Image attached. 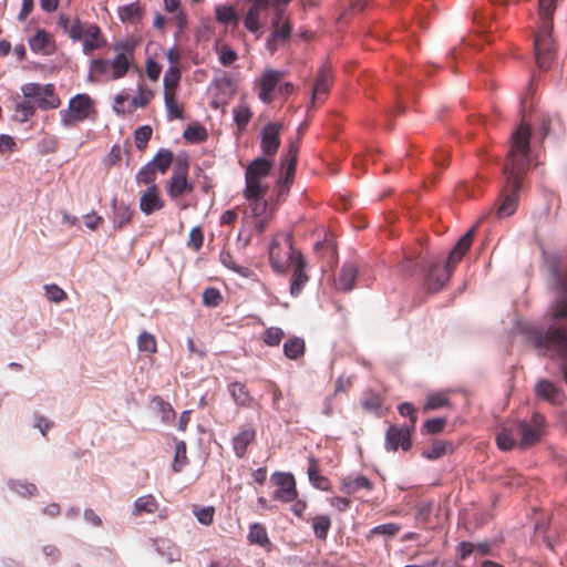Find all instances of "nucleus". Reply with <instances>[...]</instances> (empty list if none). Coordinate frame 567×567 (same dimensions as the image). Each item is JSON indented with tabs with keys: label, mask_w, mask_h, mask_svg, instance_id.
I'll use <instances>...</instances> for the list:
<instances>
[{
	"label": "nucleus",
	"mask_w": 567,
	"mask_h": 567,
	"mask_svg": "<svg viewBox=\"0 0 567 567\" xmlns=\"http://www.w3.org/2000/svg\"><path fill=\"white\" fill-rule=\"evenodd\" d=\"M546 266L549 285L556 293L547 311L550 326L545 331L533 330L530 339L543 355L558 361L567 384V330L556 327L560 321L567 320V278L560 271V261L557 256H546Z\"/></svg>",
	"instance_id": "f257e3e1"
},
{
	"label": "nucleus",
	"mask_w": 567,
	"mask_h": 567,
	"mask_svg": "<svg viewBox=\"0 0 567 567\" xmlns=\"http://www.w3.org/2000/svg\"><path fill=\"white\" fill-rule=\"evenodd\" d=\"M530 136L532 130L525 124L512 133V144L507 154V163L502 173L506 179V187L501 194V203L497 205L496 215L499 218L512 216L518 205V196L522 188V175L526 173L530 164Z\"/></svg>",
	"instance_id": "f03ea898"
},
{
	"label": "nucleus",
	"mask_w": 567,
	"mask_h": 567,
	"mask_svg": "<svg viewBox=\"0 0 567 567\" xmlns=\"http://www.w3.org/2000/svg\"><path fill=\"white\" fill-rule=\"evenodd\" d=\"M474 227L467 230L454 245L449 256H406L400 264L402 272L413 276L416 269L423 272V285L427 292L434 293L444 288L456 266L472 245Z\"/></svg>",
	"instance_id": "7ed1b4c3"
},
{
	"label": "nucleus",
	"mask_w": 567,
	"mask_h": 567,
	"mask_svg": "<svg viewBox=\"0 0 567 567\" xmlns=\"http://www.w3.org/2000/svg\"><path fill=\"white\" fill-rule=\"evenodd\" d=\"M556 0H539V14L543 25L534 40L535 59L537 65L547 70L555 59V42L551 37L553 25L550 18L555 10Z\"/></svg>",
	"instance_id": "20e7f679"
},
{
	"label": "nucleus",
	"mask_w": 567,
	"mask_h": 567,
	"mask_svg": "<svg viewBox=\"0 0 567 567\" xmlns=\"http://www.w3.org/2000/svg\"><path fill=\"white\" fill-rule=\"evenodd\" d=\"M135 45L127 41H120L114 44V51L117 53L113 59H94L91 62L89 80L92 79V73L106 75L112 72V79H122L131 66V61L127 55H132Z\"/></svg>",
	"instance_id": "39448f33"
},
{
	"label": "nucleus",
	"mask_w": 567,
	"mask_h": 567,
	"mask_svg": "<svg viewBox=\"0 0 567 567\" xmlns=\"http://www.w3.org/2000/svg\"><path fill=\"white\" fill-rule=\"evenodd\" d=\"M300 251L295 250L290 233H279L272 239L268 256L275 272L285 274L287 268L295 262Z\"/></svg>",
	"instance_id": "423d86ee"
},
{
	"label": "nucleus",
	"mask_w": 567,
	"mask_h": 567,
	"mask_svg": "<svg viewBox=\"0 0 567 567\" xmlns=\"http://www.w3.org/2000/svg\"><path fill=\"white\" fill-rule=\"evenodd\" d=\"M545 416L535 412L532 419L519 420L515 423L517 434L520 435L519 447L525 450L537 443L545 430Z\"/></svg>",
	"instance_id": "0eeeda50"
},
{
	"label": "nucleus",
	"mask_w": 567,
	"mask_h": 567,
	"mask_svg": "<svg viewBox=\"0 0 567 567\" xmlns=\"http://www.w3.org/2000/svg\"><path fill=\"white\" fill-rule=\"evenodd\" d=\"M93 107L92 99L84 93L74 95L69 101L68 110L60 112L61 124L64 127L71 126L75 122H82L87 118L90 111Z\"/></svg>",
	"instance_id": "6e6552de"
},
{
	"label": "nucleus",
	"mask_w": 567,
	"mask_h": 567,
	"mask_svg": "<svg viewBox=\"0 0 567 567\" xmlns=\"http://www.w3.org/2000/svg\"><path fill=\"white\" fill-rule=\"evenodd\" d=\"M271 481L277 486L274 498L282 503L293 502L298 497L296 481L291 473L276 472L271 475Z\"/></svg>",
	"instance_id": "1a4fd4ad"
},
{
	"label": "nucleus",
	"mask_w": 567,
	"mask_h": 567,
	"mask_svg": "<svg viewBox=\"0 0 567 567\" xmlns=\"http://www.w3.org/2000/svg\"><path fill=\"white\" fill-rule=\"evenodd\" d=\"M282 125L276 122L268 123L260 132V146L264 156L276 155L280 146V131Z\"/></svg>",
	"instance_id": "9d476101"
},
{
	"label": "nucleus",
	"mask_w": 567,
	"mask_h": 567,
	"mask_svg": "<svg viewBox=\"0 0 567 567\" xmlns=\"http://www.w3.org/2000/svg\"><path fill=\"white\" fill-rule=\"evenodd\" d=\"M386 451H398L401 447L403 451H409L411 447V431L409 427H400L390 425L385 433Z\"/></svg>",
	"instance_id": "9b49d317"
},
{
	"label": "nucleus",
	"mask_w": 567,
	"mask_h": 567,
	"mask_svg": "<svg viewBox=\"0 0 567 567\" xmlns=\"http://www.w3.org/2000/svg\"><path fill=\"white\" fill-rule=\"evenodd\" d=\"M298 144L291 142L286 154L281 158V167L285 169V174L279 177V182L290 187L295 179L297 159H298Z\"/></svg>",
	"instance_id": "f8f14e48"
},
{
	"label": "nucleus",
	"mask_w": 567,
	"mask_h": 567,
	"mask_svg": "<svg viewBox=\"0 0 567 567\" xmlns=\"http://www.w3.org/2000/svg\"><path fill=\"white\" fill-rule=\"evenodd\" d=\"M291 266L293 267V274L290 282V293L292 297H298L309 280L306 274L307 261L302 254H298Z\"/></svg>",
	"instance_id": "ddd939ff"
},
{
	"label": "nucleus",
	"mask_w": 567,
	"mask_h": 567,
	"mask_svg": "<svg viewBox=\"0 0 567 567\" xmlns=\"http://www.w3.org/2000/svg\"><path fill=\"white\" fill-rule=\"evenodd\" d=\"M535 393L551 404H561L565 400L564 391L549 380H539L535 385Z\"/></svg>",
	"instance_id": "4468645a"
},
{
	"label": "nucleus",
	"mask_w": 567,
	"mask_h": 567,
	"mask_svg": "<svg viewBox=\"0 0 567 567\" xmlns=\"http://www.w3.org/2000/svg\"><path fill=\"white\" fill-rule=\"evenodd\" d=\"M164 202L158 196L157 186L153 184L140 198V209L145 215H151L154 212L162 209Z\"/></svg>",
	"instance_id": "2eb2a0df"
},
{
	"label": "nucleus",
	"mask_w": 567,
	"mask_h": 567,
	"mask_svg": "<svg viewBox=\"0 0 567 567\" xmlns=\"http://www.w3.org/2000/svg\"><path fill=\"white\" fill-rule=\"evenodd\" d=\"M272 165V161L267 158V156H259L248 165L245 177L261 181V178L270 174Z\"/></svg>",
	"instance_id": "dca6fc26"
},
{
	"label": "nucleus",
	"mask_w": 567,
	"mask_h": 567,
	"mask_svg": "<svg viewBox=\"0 0 567 567\" xmlns=\"http://www.w3.org/2000/svg\"><path fill=\"white\" fill-rule=\"evenodd\" d=\"M256 430L252 426H246L233 437V450L237 457L241 458L247 452V446L254 442Z\"/></svg>",
	"instance_id": "f3484780"
},
{
	"label": "nucleus",
	"mask_w": 567,
	"mask_h": 567,
	"mask_svg": "<svg viewBox=\"0 0 567 567\" xmlns=\"http://www.w3.org/2000/svg\"><path fill=\"white\" fill-rule=\"evenodd\" d=\"M358 276V268L352 262H347L342 266L338 279L336 280V287L341 291H350L354 287V282Z\"/></svg>",
	"instance_id": "a211bd4d"
},
{
	"label": "nucleus",
	"mask_w": 567,
	"mask_h": 567,
	"mask_svg": "<svg viewBox=\"0 0 567 567\" xmlns=\"http://www.w3.org/2000/svg\"><path fill=\"white\" fill-rule=\"evenodd\" d=\"M112 208H113V224L116 228H122L127 223L131 221L134 210L131 205L118 202L116 197L112 199Z\"/></svg>",
	"instance_id": "6ab92c4d"
},
{
	"label": "nucleus",
	"mask_w": 567,
	"mask_h": 567,
	"mask_svg": "<svg viewBox=\"0 0 567 567\" xmlns=\"http://www.w3.org/2000/svg\"><path fill=\"white\" fill-rule=\"evenodd\" d=\"M272 32L266 41V47L270 52H275L278 42L287 41L292 32V25L289 20H285L281 25L272 28Z\"/></svg>",
	"instance_id": "aec40b11"
},
{
	"label": "nucleus",
	"mask_w": 567,
	"mask_h": 567,
	"mask_svg": "<svg viewBox=\"0 0 567 567\" xmlns=\"http://www.w3.org/2000/svg\"><path fill=\"white\" fill-rule=\"evenodd\" d=\"M153 544L157 554L166 558L168 563L181 560V551L172 540L166 538H158L154 539Z\"/></svg>",
	"instance_id": "412c9836"
},
{
	"label": "nucleus",
	"mask_w": 567,
	"mask_h": 567,
	"mask_svg": "<svg viewBox=\"0 0 567 567\" xmlns=\"http://www.w3.org/2000/svg\"><path fill=\"white\" fill-rule=\"evenodd\" d=\"M228 393L238 406H250L254 398L241 382H231L227 386Z\"/></svg>",
	"instance_id": "4be33fe9"
},
{
	"label": "nucleus",
	"mask_w": 567,
	"mask_h": 567,
	"mask_svg": "<svg viewBox=\"0 0 567 567\" xmlns=\"http://www.w3.org/2000/svg\"><path fill=\"white\" fill-rule=\"evenodd\" d=\"M210 89H215L217 94L224 97H231L236 91L233 79L225 72H219L214 76Z\"/></svg>",
	"instance_id": "5701e85b"
},
{
	"label": "nucleus",
	"mask_w": 567,
	"mask_h": 567,
	"mask_svg": "<svg viewBox=\"0 0 567 567\" xmlns=\"http://www.w3.org/2000/svg\"><path fill=\"white\" fill-rule=\"evenodd\" d=\"M308 477L311 485L320 491H328L330 488V482L326 476L319 473L317 461L313 457L309 460Z\"/></svg>",
	"instance_id": "b1692460"
},
{
	"label": "nucleus",
	"mask_w": 567,
	"mask_h": 567,
	"mask_svg": "<svg viewBox=\"0 0 567 567\" xmlns=\"http://www.w3.org/2000/svg\"><path fill=\"white\" fill-rule=\"evenodd\" d=\"M331 84V76L327 69L320 68L312 89L311 102L315 103L321 94H327Z\"/></svg>",
	"instance_id": "393cba45"
},
{
	"label": "nucleus",
	"mask_w": 567,
	"mask_h": 567,
	"mask_svg": "<svg viewBox=\"0 0 567 567\" xmlns=\"http://www.w3.org/2000/svg\"><path fill=\"white\" fill-rule=\"evenodd\" d=\"M192 189L193 186L187 182V177L172 174L167 188L168 195L172 198H177L184 193L190 192Z\"/></svg>",
	"instance_id": "a878e982"
},
{
	"label": "nucleus",
	"mask_w": 567,
	"mask_h": 567,
	"mask_svg": "<svg viewBox=\"0 0 567 567\" xmlns=\"http://www.w3.org/2000/svg\"><path fill=\"white\" fill-rule=\"evenodd\" d=\"M517 435L518 434H517L515 425L513 427L502 429L496 436L497 446L502 451H509V450L514 449L517 445V441H516Z\"/></svg>",
	"instance_id": "bb28decb"
},
{
	"label": "nucleus",
	"mask_w": 567,
	"mask_h": 567,
	"mask_svg": "<svg viewBox=\"0 0 567 567\" xmlns=\"http://www.w3.org/2000/svg\"><path fill=\"white\" fill-rule=\"evenodd\" d=\"M245 192L244 196L248 202L265 197L268 187L262 185L260 181H256L249 177H245Z\"/></svg>",
	"instance_id": "cd10ccee"
},
{
	"label": "nucleus",
	"mask_w": 567,
	"mask_h": 567,
	"mask_svg": "<svg viewBox=\"0 0 567 567\" xmlns=\"http://www.w3.org/2000/svg\"><path fill=\"white\" fill-rule=\"evenodd\" d=\"M118 17L122 22H136L143 18V10L138 2H132L118 8Z\"/></svg>",
	"instance_id": "c85d7f7f"
},
{
	"label": "nucleus",
	"mask_w": 567,
	"mask_h": 567,
	"mask_svg": "<svg viewBox=\"0 0 567 567\" xmlns=\"http://www.w3.org/2000/svg\"><path fill=\"white\" fill-rule=\"evenodd\" d=\"M284 354L290 360H297L305 353V341L302 338L293 337L284 343Z\"/></svg>",
	"instance_id": "c756f323"
},
{
	"label": "nucleus",
	"mask_w": 567,
	"mask_h": 567,
	"mask_svg": "<svg viewBox=\"0 0 567 567\" xmlns=\"http://www.w3.org/2000/svg\"><path fill=\"white\" fill-rule=\"evenodd\" d=\"M449 451H453V444L446 441H434L430 449L422 451V457L426 460H437L445 455Z\"/></svg>",
	"instance_id": "7c9ffc66"
},
{
	"label": "nucleus",
	"mask_w": 567,
	"mask_h": 567,
	"mask_svg": "<svg viewBox=\"0 0 567 567\" xmlns=\"http://www.w3.org/2000/svg\"><path fill=\"white\" fill-rule=\"evenodd\" d=\"M158 503L155 497L151 494L143 495L134 502L133 514L138 515L142 513L153 514L157 511Z\"/></svg>",
	"instance_id": "2f4dec72"
},
{
	"label": "nucleus",
	"mask_w": 567,
	"mask_h": 567,
	"mask_svg": "<svg viewBox=\"0 0 567 567\" xmlns=\"http://www.w3.org/2000/svg\"><path fill=\"white\" fill-rule=\"evenodd\" d=\"M51 90H54L53 84H39V83H25L21 86V92L23 97L33 100L35 96H40L41 94L50 95Z\"/></svg>",
	"instance_id": "473e14b6"
},
{
	"label": "nucleus",
	"mask_w": 567,
	"mask_h": 567,
	"mask_svg": "<svg viewBox=\"0 0 567 567\" xmlns=\"http://www.w3.org/2000/svg\"><path fill=\"white\" fill-rule=\"evenodd\" d=\"M215 16L216 20L223 24H237L239 21V16L235 11L234 7L228 4L216 6Z\"/></svg>",
	"instance_id": "72a5a7b5"
},
{
	"label": "nucleus",
	"mask_w": 567,
	"mask_h": 567,
	"mask_svg": "<svg viewBox=\"0 0 567 567\" xmlns=\"http://www.w3.org/2000/svg\"><path fill=\"white\" fill-rule=\"evenodd\" d=\"M8 486L11 491L23 497H31L38 494L37 486L27 481L9 480Z\"/></svg>",
	"instance_id": "f704fd0d"
},
{
	"label": "nucleus",
	"mask_w": 567,
	"mask_h": 567,
	"mask_svg": "<svg viewBox=\"0 0 567 567\" xmlns=\"http://www.w3.org/2000/svg\"><path fill=\"white\" fill-rule=\"evenodd\" d=\"M157 158L151 159L148 163H146L144 166L141 167V169L136 174V182L137 184H145L152 186L155 184V163Z\"/></svg>",
	"instance_id": "c9c22d12"
},
{
	"label": "nucleus",
	"mask_w": 567,
	"mask_h": 567,
	"mask_svg": "<svg viewBox=\"0 0 567 567\" xmlns=\"http://www.w3.org/2000/svg\"><path fill=\"white\" fill-rule=\"evenodd\" d=\"M331 527V519L328 515H318L312 519V529L316 537L326 540Z\"/></svg>",
	"instance_id": "e433bc0d"
},
{
	"label": "nucleus",
	"mask_w": 567,
	"mask_h": 567,
	"mask_svg": "<svg viewBox=\"0 0 567 567\" xmlns=\"http://www.w3.org/2000/svg\"><path fill=\"white\" fill-rule=\"evenodd\" d=\"M248 540L250 544H256L259 546H266L270 544L266 528L259 523H254L250 525Z\"/></svg>",
	"instance_id": "4c0bfd02"
},
{
	"label": "nucleus",
	"mask_w": 567,
	"mask_h": 567,
	"mask_svg": "<svg viewBox=\"0 0 567 567\" xmlns=\"http://www.w3.org/2000/svg\"><path fill=\"white\" fill-rule=\"evenodd\" d=\"M362 488L368 491L373 488L372 482L363 475H359L354 480L344 482L342 485V491L347 494H354Z\"/></svg>",
	"instance_id": "58836bf2"
},
{
	"label": "nucleus",
	"mask_w": 567,
	"mask_h": 567,
	"mask_svg": "<svg viewBox=\"0 0 567 567\" xmlns=\"http://www.w3.org/2000/svg\"><path fill=\"white\" fill-rule=\"evenodd\" d=\"M282 73L276 70H266L260 80V89L272 93L279 85Z\"/></svg>",
	"instance_id": "ea45409f"
},
{
	"label": "nucleus",
	"mask_w": 567,
	"mask_h": 567,
	"mask_svg": "<svg viewBox=\"0 0 567 567\" xmlns=\"http://www.w3.org/2000/svg\"><path fill=\"white\" fill-rule=\"evenodd\" d=\"M32 102L35 104V109L39 107L42 111L56 109L61 104V101L54 93V90H51L50 95L41 94L40 96H35Z\"/></svg>",
	"instance_id": "a19ab883"
},
{
	"label": "nucleus",
	"mask_w": 567,
	"mask_h": 567,
	"mask_svg": "<svg viewBox=\"0 0 567 567\" xmlns=\"http://www.w3.org/2000/svg\"><path fill=\"white\" fill-rule=\"evenodd\" d=\"M164 103L167 111V118H183V110L179 107L177 100L173 93L164 92Z\"/></svg>",
	"instance_id": "79ce46f5"
},
{
	"label": "nucleus",
	"mask_w": 567,
	"mask_h": 567,
	"mask_svg": "<svg viewBox=\"0 0 567 567\" xmlns=\"http://www.w3.org/2000/svg\"><path fill=\"white\" fill-rule=\"evenodd\" d=\"M49 43L50 35L43 29H39L35 32V34L29 40L30 49L35 53L43 51Z\"/></svg>",
	"instance_id": "37998d69"
},
{
	"label": "nucleus",
	"mask_w": 567,
	"mask_h": 567,
	"mask_svg": "<svg viewBox=\"0 0 567 567\" xmlns=\"http://www.w3.org/2000/svg\"><path fill=\"white\" fill-rule=\"evenodd\" d=\"M285 337V332L279 327H269L262 334V341L268 347H278Z\"/></svg>",
	"instance_id": "c03bdc74"
},
{
	"label": "nucleus",
	"mask_w": 567,
	"mask_h": 567,
	"mask_svg": "<svg viewBox=\"0 0 567 567\" xmlns=\"http://www.w3.org/2000/svg\"><path fill=\"white\" fill-rule=\"evenodd\" d=\"M153 130L150 125H142L134 132V142L137 150L143 151L151 140Z\"/></svg>",
	"instance_id": "a18cd8bd"
},
{
	"label": "nucleus",
	"mask_w": 567,
	"mask_h": 567,
	"mask_svg": "<svg viewBox=\"0 0 567 567\" xmlns=\"http://www.w3.org/2000/svg\"><path fill=\"white\" fill-rule=\"evenodd\" d=\"M16 111L21 113L19 122H27L35 113V104L30 99H23L16 103Z\"/></svg>",
	"instance_id": "49530a36"
},
{
	"label": "nucleus",
	"mask_w": 567,
	"mask_h": 567,
	"mask_svg": "<svg viewBox=\"0 0 567 567\" xmlns=\"http://www.w3.org/2000/svg\"><path fill=\"white\" fill-rule=\"evenodd\" d=\"M179 80H181V70L178 66L176 65H171L165 74H164V79H163V84H164V87H165V92H168L169 90H173L175 89L178 83H179Z\"/></svg>",
	"instance_id": "de8ad7c7"
},
{
	"label": "nucleus",
	"mask_w": 567,
	"mask_h": 567,
	"mask_svg": "<svg viewBox=\"0 0 567 567\" xmlns=\"http://www.w3.org/2000/svg\"><path fill=\"white\" fill-rule=\"evenodd\" d=\"M186 462V443L184 441H178L175 445V455L172 464L173 471L181 472Z\"/></svg>",
	"instance_id": "09e8293b"
},
{
	"label": "nucleus",
	"mask_w": 567,
	"mask_h": 567,
	"mask_svg": "<svg viewBox=\"0 0 567 567\" xmlns=\"http://www.w3.org/2000/svg\"><path fill=\"white\" fill-rule=\"evenodd\" d=\"M155 163V169L157 168L162 174H164L173 162V152L167 148H159L157 154L153 158H157Z\"/></svg>",
	"instance_id": "8fccbe9b"
},
{
	"label": "nucleus",
	"mask_w": 567,
	"mask_h": 567,
	"mask_svg": "<svg viewBox=\"0 0 567 567\" xmlns=\"http://www.w3.org/2000/svg\"><path fill=\"white\" fill-rule=\"evenodd\" d=\"M183 137L190 143H199L207 137V133L200 125H188L183 133Z\"/></svg>",
	"instance_id": "3c124183"
},
{
	"label": "nucleus",
	"mask_w": 567,
	"mask_h": 567,
	"mask_svg": "<svg viewBox=\"0 0 567 567\" xmlns=\"http://www.w3.org/2000/svg\"><path fill=\"white\" fill-rule=\"evenodd\" d=\"M193 514L200 524L208 526L214 520L215 509L213 506L199 507L198 505H193Z\"/></svg>",
	"instance_id": "603ef678"
},
{
	"label": "nucleus",
	"mask_w": 567,
	"mask_h": 567,
	"mask_svg": "<svg viewBox=\"0 0 567 567\" xmlns=\"http://www.w3.org/2000/svg\"><path fill=\"white\" fill-rule=\"evenodd\" d=\"M137 347L142 352L155 353L156 352V340L153 334L143 331L137 338Z\"/></svg>",
	"instance_id": "864d4df0"
},
{
	"label": "nucleus",
	"mask_w": 567,
	"mask_h": 567,
	"mask_svg": "<svg viewBox=\"0 0 567 567\" xmlns=\"http://www.w3.org/2000/svg\"><path fill=\"white\" fill-rule=\"evenodd\" d=\"M399 532H400V526L395 523L381 524V525L374 526L370 530L368 538H370L373 535H381L384 537H393Z\"/></svg>",
	"instance_id": "5fc2aeb1"
},
{
	"label": "nucleus",
	"mask_w": 567,
	"mask_h": 567,
	"mask_svg": "<svg viewBox=\"0 0 567 567\" xmlns=\"http://www.w3.org/2000/svg\"><path fill=\"white\" fill-rule=\"evenodd\" d=\"M155 402H156L157 409L161 413L162 421L166 424H169L171 422H173L175 420L176 413H175L174 409L172 408V405L169 403L165 402L161 398H156Z\"/></svg>",
	"instance_id": "6e6d98bb"
},
{
	"label": "nucleus",
	"mask_w": 567,
	"mask_h": 567,
	"mask_svg": "<svg viewBox=\"0 0 567 567\" xmlns=\"http://www.w3.org/2000/svg\"><path fill=\"white\" fill-rule=\"evenodd\" d=\"M221 299V293L217 288L209 287L203 291V303L206 307H217Z\"/></svg>",
	"instance_id": "4d7b16f0"
},
{
	"label": "nucleus",
	"mask_w": 567,
	"mask_h": 567,
	"mask_svg": "<svg viewBox=\"0 0 567 567\" xmlns=\"http://www.w3.org/2000/svg\"><path fill=\"white\" fill-rule=\"evenodd\" d=\"M449 399L440 393L430 394L424 405V411L437 410L443 406H449Z\"/></svg>",
	"instance_id": "13d9d810"
},
{
	"label": "nucleus",
	"mask_w": 567,
	"mask_h": 567,
	"mask_svg": "<svg viewBox=\"0 0 567 567\" xmlns=\"http://www.w3.org/2000/svg\"><path fill=\"white\" fill-rule=\"evenodd\" d=\"M446 422L445 417L430 419L425 421L422 430L427 434H439L444 430Z\"/></svg>",
	"instance_id": "bf43d9fd"
},
{
	"label": "nucleus",
	"mask_w": 567,
	"mask_h": 567,
	"mask_svg": "<svg viewBox=\"0 0 567 567\" xmlns=\"http://www.w3.org/2000/svg\"><path fill=\"white\" fill-rule=\"evenodd\" d=\"M251 112L247 106L238 107L234 110V120L237 126L243 130L247 126L251 118Z\"/></svg>",
	"instance_id": "052dcab7"
},
{
	"label": "nucleus",
	"mask_w": 567,
	"mask_h": 567,
	"mask_svg": "<svg viewBox=\"0 0 567 567\" xmlns=\"http://www.w3.org/2000/svg\"><path fill=\"white\" fill-rule=\"evenodd\" d=\"M44 289L48 300L52 302H61L66 298L64 290L54 284L45 285Z\"/></svg>",
	"instance_id": "680f3d73"
},
{
	"label": "nucleus",
	"mask_w": 567,
	"mask_h": 567,
	"mask_svg": "<svg viewBox=\"0 0 567 567\" xmlns=\"http://www.w3.org/2000/svg\"><path fill=\"white\" fill-rule=\"evenodd\" d=\"M251 6L245 17L259 19L260 13L269 9L267 0H248Z\"/></svg>",
	"instance_id": "e2e57ef3"
},
{
	"label": "nucleus",
	"mask_w": 567,
	"mask_h": 567,
	"mask_svg": "<svg viewBox=\"0 0 567 567\" xmlns=\"http://www.w3.org/2000/svg\"><path fill=\"white\" fill-rule=\"evenodd\" d=\"M220 260L221 262L228 267L229 269L234 270L235 272L244 276V277H247L248 274H249V269L246 268V267H243V266H238L236 265L234 261H233V258L229 254H226V255H221L220 256Z\"/></svg>",
	"instance_id": "0e129e2a"
},
{
	"label": "nucleus",
	"mask_w": 567,
	"mask_h": 567,
	"mask_svg": "<svg viewBox=\"0 0 567 567\" xmlns=\"http://www.w3.org/2000/svg\"><path fill=\"white\" fill-rule=\"evenodd\" d=\"M84 32L85 30L80 19H75L70 25L69 30L66 31V33L73 41L81 40Z\"/></svg>",
	"instance_id": "69168bd1"
},
{
	"label": "nucleus",
	"mask_w": 567,
	"mask_h": 567,
	"mask_svg": "<svg viewBox=\"0 0 567 567\" xmlns=\"http://www.w3.org/2000/svg\"><path fill=\"white\" fill-rule=\"evenodd\" d=\"M162 72V66L154 59H147L146 61V74L151 81L158 80Z\"/></svg>",
	"instance_id": "338daca9"
},
{
	"label": "nucleus",
	"mask_w": 567,
	"mask_h": 567,
	"mask_svg": "<svg viewBox=\"0 0 567 567\" xmlns=\"http://www.w3.org/2000/svg\"><path fill=\"white\" fill-rule=\"evenodd\" d=\"M362 406L367 411L378 412L382 406V399L380 395L373 394L362 401Z\"/></svg>",
	"instance_id": "774afa93"
}]
</instances>
